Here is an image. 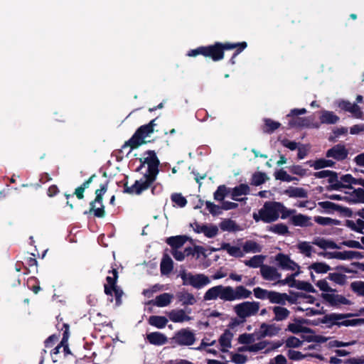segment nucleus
Masks as SVG:
<instances>
[{
    "label": "nucleus",
    "instance_id": "nucleus-1",
    "mask_svg": "<svg viewBox=\"0 0 364 364\" xmlns=\"http://www.w3.org/2000/svg\"><path fill=\"white\" fill-rule=\"evenodd\" d=\"M140 168H146V173L130 187L125 184V192L131 194H141L155 181L159 173V161L154 151H148L140 159Z\"/></svg>",
    "mask_w": 364,
    "mask_h": 364
},
{
    "label": "nucleus",
    "instance_id": "nucleus-2",
    "mask_svg": "<svg viewBox=\"0 0 364 364\" xmlns=\"http://www.w3.org/2000/svg\"><path fill=\"white\" fill-rule=\"evenodd\" d=\"M251 295L252 291L242 285L235 288L230 286L218 285L207 290L203 299L205 301H210L219 298L225 301H233L248 299Z\"/></svg>",
    "mask_w": 364,
    "mask_h": 364
},
{
    "label": "nucleus",
    "instance_id": "nucleus-3",
    "mask_svg": "<svg viewBox=\"0 0 364 364\" xmlns=\"http://www.w3.org/2000/svg\"><path fill=\"white\" fill-rule=\"evenodd\" d=\"M349 316L350 314L332 313L325 315L320 319V322L326 324L328 327L333 326H357L364 325V318L346 319Z\"/></svg>",
    "mask_w": 364,
    "mask_h": 364
},
{
    "label": "nucleus",
    "instance_id": "nucleus-4",
    "mask_svg": "<svg viewBox=\"0 0 364 364\" xmlns=\"http://www.w3.org/2000/svg\"><path fill=\"white\" fill-rule=\"evenodd\" d=\"M316 286L322 291L321 297L331 306L348 304V300L342 295L336 294V290L331 288L326 279L316 282Z\"/></svg>",
    "mask_w": 364,
    "mask_h": 364
},
{
    "label": "nucleus",
    "instance_id": "nucleus-5",
    "mask_svg": "<svg viewBox=\"0 0 364 364\" xmlns=\"http://www.w3.org/2000/svg\"><path fill=\"white\" fill-rule=\"evenodd\" d=\"M278 207H279V202H266L258 213H254L253 218L256 221L274 222L279 218Z\"/></svg>",
    "mask_w": 364,
    "mask_h": 364
},
{
    "label": "nucleus",
    "instance_id": "nucleus-6",
    "mask_svg": "<svg viewBox=\"0 0 364 364\" xmlns=\"http://www.w3.org/2000/svg\"><path fill=\"white\" fill-rule=\"evenodd\" d=\"M156 119L151 120L149 124L141 126L129 140L128 144L132 149L137 148L139 146L146 143V139L151 136L156 126Z\"/></svg>",
    "mask_w": 364,
    "mask_h": 364
},
{
    "label": "nucleus",
    "instance_id": "nucleus-7",
    "mask_svg": "<svg viewBox=\"0 0 364 364\" xmlns=\"http://www.w3.org/2000/svg\"><path fill=\"white\" fill-rule=\"evenodd\" d=\"M260 304L257 301H243L233 306V311L242 321L254 316L259 311Z\"/></svg>",
    "mask_w": 364,
    "mask_h": 364
},
{
    "label": "nucleus",
    "instance_id": "nucleus-8",
    "mask_svg": "<svg viewBox=\"0 0 364 364\" xmlns=\"http://www.w3.org/2000/svg\"><path fill=\"white\" fill-rule=\"evenodd\" d=\"M179 276L183 281V285H190L198 289H200L210 283L209 277L203 274H193L186 270H181L179 273Z\"/></svg>",
    "mask_w": 364,
    "mask_h": 364
},
{
    "label": "nucleus",
    "instance_id": "nucleus-9",
    "mask_svg": "<svg viewBox=\"0 0 364 364\" xmlns=\"http://www.w3.org/2000/svg\"><path fill=\"white\" fill-rule=\"evenodd\" d=\"M281 346L280 343L270 342L269 341L262 340L257 343H253L251 345L244 346L240 348V351H247L254 353L262 352L264 353H269L272 350L278 348Z\"/></svg>",
    "mask_w": 364,
    "mask_h": 364
},
{
    "label": "nucleus",
    "instance_id": "nucleus-10",
    "mask_svg": "<svg viewBox=\"0 0 364 364\" xmlns=\"http://www.w3.org/2000/svg\"><path fill=\"white\" fill-rule=\"evenodd\" d=\"M196 340L195 333L188 328H181L176 331L171 338L173 343L180 346H192Z\"/></svg>",
    "mask_w": 364,
    "mask_h": 364
},
{
    "label": "nucleus",
    "instance_id": "nucleus-11",
    "mask_svg": "<svg viewBox=\"0 0 364 364\" xmlns=\"http://www.w3.org/2000/svg\"><path fill=\"white\" fill-rule=\"evenodd\" d=\"M219 46V44H215L213 46L200 47L197 49L191 50L188 52V55L195 57L201 54L206 57H210L213 60H219L223 58V53Z\"/></svg>",
    "mask_w": 364,
    "mask_h": 364
},
{
    "label": "nucleus",
    "instance_id": "nucleus-12",
    "mask_svg": "<svg viewBox=\"0 0 364 364\" xmlns=\"http://www.w3.org/2000/svg\"><path fill=\"white\" fill-rule=\"evenodd\" d=\"M107 191L106 185H101L100 188L97 189L95 191L96 198L94 201L90 203V213H94L95 215L97 217H104L105 216V210L103 208V205L102 204V194H104Z\"/></svg>",
    "mask_w": 364,
    "mask_h": 364
},
{
    "label": "nucleus",
    "instance_id": "nucleus-13",
    "mask_svg": "<svg viewBox=\"0 0 364 364\" xmlns=\"http://www.w3.org/2000/svg\"><path fill=\"white\" fill-rule=\"evenodd\" d=\"M289 359L292 360H301L303 359H306L308 360L310 358H315L318 360H323V356L321 353H318L317 352H304L303 351H297L294 350H288L287 353Z\"/></svg>",
    "mask_w": 364,
    "mask_h": 364
},
{
    "label": "nucleus",
    "instance_id": "nucleus-14",
    "mask_svg": "<svg viewBox=\"0 0 364 364\" xmlns=\"http://www.w3.org/2000/svg\"><path fill=\"white\" fill-rule=\"evenodd\" d=\"M260 274L262 278L267 281L274 282V284H277L282 274L279 273L277 268L265 265L261 267Z\"/></svg>",
    "mask_w": 364,
    "mask_h": 364
},
{
    "label": "nucleus",
    "instance_id": "nucleus-15",
    "mask_svg": "<svg viewBox=\"0 0 364 364\" xmlns=\"http://www.w3.org/2000/svg\"><path fill=\"white\" fill-rule=\"evenodd\" d=\"M338 106L341 109L348 112L353 114V116L357 119H363L364 113L361 108L355 103H351L346 100H340L338 102Z\"/></svg>",
    "mask_w": 364,
    "mask_h": 364
},
{
    "label": "nucleus",
    "instance_id": "nucleus-16",
    "mask_svg": "<svg viewBox=\"0 0 364 364\" xmlns=\"http://www.w3.org/2000/svg\"><path fill=\"white\" fill-rule=\"evenodd\" d=\"M275 260L277 262L279 267L286 270H299V266L294 262L288 255L279 253L275 257Z\"/></svg>",
    "mask_w": 364,
    "mask_h": 364
},
{
    "label": "nucleus",
    "instance_id": "nucleus-17",
    "mask_svg": "<svg viewBox=\"0 0 364 364\" xmlns=\"http://www.w3.org/2000/svg\"><path fill=\"white\" fill-rule=\"evenodd\" d=\"M325 257L328 258H335L341 260H348L353 259H358L361 257V253L357 251H343V252H326L322 254Z\"/></svg>",
    "mask_w": 364,
    "mask_h": 364
},
{
    "label": "nucleus",
    "instance_id": "nucleus-18",
    "mask_svg": "<svg viewBox=\"0 0 364 364\" xmlns=\"http://www.w3.org/2000/svg\"><path fill=\"white\" fill-rule=\"evenodd\" d=\"M364 191L362 188H358L353 191V193L355 194L356 197L353 196H349L347 193H339V194H330L328 195L327 198L331 200H345L349 203H355L357 202L360 198L362 196Z\"/></svg>",
    "mask_w": 364,
    "mask_h": 364
},
{
    "label": "nucleus",
    "instance_id": "nucleus-19",
    "mask_svg": "<svg viewBox=\"0 0 364 364\" xmlns=\"http://www.w3.org/2000/svg\"><path fill=\"white\" fill-rule=\"evenodd\" d=\"M318 205L321 208L324 209L326 213L328 214L333 213L334 212H340L347 214L350 212V210L348 208H344L331 201L319 202Z\"/></svg>",
    "mask_w": 364,
    "mask_h": 364
},
{
    "label": "nucleus",
    "instance_id": "nucleus-20",
    "mask_svg": "<svg viewBox=\"0 0 364 364\" xmlns=\"http://www.w3.org/2000/svg\"><path fill=\"white\" fill-rule=\"evenodd\" d=\"M281 328L277 326L275 323L267 324L266 323H263L260 326L259 333L261 337H273L277 336Z\"/></svg>",
    "mask_w": 364,
    "mask_h": 364
},
{
    "label": "nucleus",
    "instance_id": "nucleus-21",
    "mask_svg": "<svg viewBox=\"0 0 364 364\" xmlns=\"http://www.w3.org/2000/svg\"><path fill=\"white\" fill-rule=\"evenodd\" d=\"M269 301L271 304H278L277 306H284L287 301H291V297L286 293L271 291Z\"/></svg>",
    "mask_w": 364,
    "mask_h": 364
},
{
    "label": "nucleus",
    "instance_id": "nucleus-22",
    "mask_svg": "<svg viewBox=\"0 0 364 364\" xmlns=\"http://www.w3.org/2000/svg\"><path fill=\"white\" fill-rule=\"evenodd\" d=\"M348 152L345 147L338 144L327 151L326 156L336 160H342L347 156Z\"/></svg>",
    "mask_w": 364,
    "mask_h": 364
},
{
    "label": "nucleus",
    "instance_id": "nucleus-23",
    "mask_svg": "<svg viewBox=\"0 0 364 364\" xmlns=\"http://www.w3.org/2000/svg\"><path fill=\"white\" fill-rule=\"evenodd\" d=\"M146 338L151 344L154 346H163L168 342L167 336L158 331L148 333Z\"/></svg>",
    "mask_w": 364,
    "mask_h": 364
},
{
    "label": "nucleus",
    "instance_id": "nucleus-24",
    "mask_svg": "<svg viewBox=\"0 0 364 364\" xmlns=\"http://www.w3.org/2000/svg\"><path fill=\"white\" fill-rule=\"evenodd\" d=\"M274 314V321H283L287 320L290 316V311L283 306H274L271 307Z\"/></svg>",
    "mask_w": 364,
    "mask_h": 364
},
{
    "label": "nucleus",
    "instance_id": "nucleus-25",
    "mask_svg": "<svg viewBox=\"0 0 364 364\" xmlns=\"http://www.w3.org/2000/svg\"><path fill=\"white\" fill-rule=\"evenodd\" d=\"M176 297L178 301L181 303V305L183 306L194 305L197 302L194 295L186 290L178 291L176 294Z\"/></svg>",
    "mask_w": 364,
    "mask_h": 364
},
{
    "label": "nucleus",
    "instance_id": "nucleus-26",
    "mask_svg": "<svg viewBox=\"0 0 364 364\" xmlns=\"http://www.w3.org/2000/svg\"><path fill=\"white\" fill-rule=\"evenodd\" d=\"M168 317L174 323H182L191 320V317L188 316L183 309L172 310L169 312Z\"/></svg>",
    "mask_w": 364,
    "mask_h": 364
},
{
    "label": "nucleus",
    "instance_id": "nucleus-27",
    "mask_svg": "<svg viewBox=\"0 0 364 364\" xmlns=\"http://www.w3.org/2000/svg\"><path fill=\"white\" fill-rule=\"evenodd\" d=\"M266 259V256L262 255H256L253 257H250L248 259H245L243 261V263L245 266L250 268H260L262 266H264V262Z\"/></svg>",
    "mask_w": 364,
    "mask_h": 364
},
{
    "label": "nucleus",
    "instance_id": "nucleus-28",
    "mask_svg": "<svg viewBox=\"0 0 364 364\" xmlns=\"http://www.w3.org/2000/svg\"><path fill=\"white\" fill-rule=\"evenodd\" d=\"M250 188L247 184H240L235 187L232 190V198L234 200L242 201L244 198H240L242 196H246L249 193Z\"/></svg>",
    "mask_w": 364,
    "mask_h": 364
},
{
    "label": "nucleus",
    "instance_id": "nucleus-29",
    "mask_svg": "<svg viewBox=\"0 0 364 364\" xmlns=\"http://www.w3.org/2000/svg\"><path fill=\"white\" fill-rule=\"evenodd\" d=\"M290 220L295 226L308 227L311 225V218L305 215L294 214Z\"/></svg>",
    "mask_w": 364,
    "mask_h": 364
},
{
    "label": "nucleus",
    "instance_id": "nucleus-30",
    "mask_svg": "<svg viewBox=\"0 0 364 364\" xmlns=\"http://www.w3.org/2000/svg\"><path fill=\"white\" fill-rule=\"evenodd\" d=\"M188 237L187 236L178 235L167 238L166 242L171 247L172 250L180 249L188 240Z\"/></svg>",
    "mask_w": 364,
    "mask_h": 364
},
{
    "label": "nucleus",
    "instance_id": "nucleus-31",
    "mask_svg": "<svg viewBox=\"0 0 364 364\" xmlns=\"http://www.w3.org/2000/svg\"><path fill=\"white\" fill-rule=\"evenodd\" d=\"M220 250H225L230 255L235 257H244L242 249L237 246H232L229 243H223Z\"/></svg>",
    "mask_w": 364,
    "mask_h": 364
},
{
    "label": "nucleus",
    "instance_id": "nucleus-32",
    "mask_svg": "<svg viewBox=\"0 0 364 364\" xmlns=\"http://www.w3.org/2000/svg\"><path fill=\"white\" fill-rule=\"evenodd\" d=\"M173 299V294L164 293L155 298V300L153 301V304L159 307L166 306L171 302Z\"/></svg>",
    "mask_w": 364,
    "mask_h": 364
},
{
    "label": "nucleus",
    "instance_id": "nucleus-33",
    "mask_svg": "<svg viewBox=\"0 0 364 364\" xmlns=\"http://www.w3.org/2000/svg\"><path fill=\"white\" fill-rule=\"evenodd\" d=\"M312 244L319 247L321 249H338L339 247L332 240L324 238L317 237L314 240Z\"/></svg>",
    "mask_w": 364,
    "mask_h": 364
},
{
    "label": "nucleus",
    "instance_id": "nucleus-34",
    "mask_svg": "<svg viewBox=\"0 0 364 364\" xmlns=\"http://www.w3.org/2000/svg\"><path fill=\"white\" fill-rule=\"evenodd\" d=\"M262 250V247L257 242L252 240H247L242 245L244 255L245 253H259Z\"/></svg>",
    "mask_w": 364,
    "mask_h": 364
},
{
    "label": "nucleus",
    "instance_id": "nucleus-35",
    "mask_svg": "<svg viewBox=\"0 0 364 364\" xmlns=\"http://www.w3.org/2000/svg\"><path fill=\"white\" fill-rule=\"evenodd\" d=\"M284 193L291 198H304L308 196L307 191L303 188L299 187H289L284 191Z\"/></svg>",
    "mask_w": 364,
    "mask_h": 364
},
{
    "label": "nucleus",
    "instance_id": "nucleus-36",
    "mask_svg": "<svg viewBox=\"0 0 364 364\" xmlns=\"http://www.w3.org/2000/svg\"><path fill=\"white\" fill-rule=\"evenodd\" d=\"M232 338V334L229 331H226L220 337L219 343L223 352H227L228 349L231 348Z\"/></svg>",
    "mask_w": 364,
    "mask_h": 364
},
{
    "label": "nucleus",
    "instance_id": "nucleus-37",
    "mask_svg": "<svg viewBox=\"0 0 364 364\" xmlns=\"http://www.w3.org/2000/svg\"><path fill=\"white\" fill-rule=\"evenodd\" d=\"M303 320H296L294 323H289L287 330L293 333H309V328L303 326Z\"/></svg>",
    "mask_w": 364,
    "mask_h": 364
},
{
    "label": "nucleus",
    "instance_id": "nucleus-38",
    "mask_svg": "<svg viewBox=\"0 0 364 364\" xmlns=\"http://www.w3.org/2000/svg\"><path fill=\"white\" fill-rule=\"evenodd\" d=\"M320 120L321 123L333 124L338 122L339 117L333 112L325 110L321 112Z\"/></svg>",
    "mask_w": 364,
    "mask_h": 364
},
{
    "label": "nucleus",
    "instance_id": "nucleus-39",
    "mask_svg": "<svg viewBox=\"0 0 364 364\" xmlns=\"http://www.w3.org/2000/svg\"><path fill=\"white\" fill-rule=\"evenodd\" d=\"M168 323V319L165 316H151L149 318V323L158 328H164Z\"/></svg>",
    "mask_w": 364,
    "mask_h": 364
},
{
    "label": "nucleus",
    "instance_id": "nucleus-40",
    "mask_svg": "<svg viewBox=\"0 0 364 364\" xmlns=\"http://www.w3.org/2000/svg\"><path fill=\"white\" fill-rule=\"evenodd\" d=\"M162 274H168L173 269V261L168 255H164L160 265Z\"/></svg>",
    "mask_w": 364,
    "mask_h": 364
},
{
    "label": "nucleus",
    "instance_id": "nucleus-41",
    "mask_svg": "<svg viewBox=\"0 0 364 364\" xmlns=\"http://www.w3.org/2000/svg\"><path fill=\"white\" fill-rule=\"evenodd\" d=\"M314 221L324 226H333L338 225L340 224V221L336 219H333L328 217L316 216L314 217Z\"/></svg>",
    "mask_w": 364,
    "mask_h": 364
},
{
    "label": "nucleus",
    "instance_id": "nucleus-42",
    "mask_svg": "<svg viewBox=\"0 0 364 364\" xmlns=\"http://www.w3.org/2000/svg\"><path fill=\"white\" fill-rule=\"evenodd\" d=\"M297 248L300 253L307 257H311L314 252V247L309 242H301L298 243Z\"/></svg>",
    "mask_w": 364,
    "mask_h": 364
},
{
    "label": "nucleus",
    "instance_id": "nucleus-43",
    "mask_svg": "<svg viewBox=\"0 0 364 364\" xmlns=\"http://www.w3.org/2000/svg\"><path fill=\"white\" fill-rule=\"evenodd\" d=\"M220 46V48L223 53V50H230L235 48L237 47H240L239 49L235 52V56L237 55L240 52H242L246 47L247 43L245 42H242L240 43H225L221 44L218 43Z\"/></svg>",
    "mask_w": 364,
    "mask_h": 364
},
{
    "label": "nucleus",
    "instance_id": "nucleus-44",
    "mask_svg": "<svg viewBox=\"0 0 364 364\" xmlns=\"http://www.w3.org/2000/svg\"><path fill=\"white\" fill-rule=\"evenodd\" d=\"M309 268L318 274H324L331 270V267L325 262H314Z\"/></svg>",
    "mask_w": 364,
    "mask_h": 364
},
{
    "label": "nucleus",
    "instance_id": "nucleus-45",
    "mask_svg": "<svg viewBox=\"0 0 364 364\" xmlns=\"http://www.w3.org/2000/svg\"><path fill=\"white\" fill-rule=\"evenodd\" d=\"M95 177V174L91 176L87 181H85L82 186L77 187L74 194L77 196L78 199H82L84 198V191L85 190L89 187L90 184L92 182L93 178Z\"/></svg>",
    "mask_w": 364,
    "mask_h": 364
},
{
    "label": "nucleus",
    "instance_id": "nucleus-46",
    "mask_svg": "<svg viewBox=\"0 0 364 364\" xmlns=\"http://www.w3.org/2000/svg\"><path fill=\"white\" fill-rule=\"evenodd\" d=\"M192 253L191 247L185 248L184 251H181L179 249H173L171 250L173 257L178 261H183L186 256H188Z\"/></svg>",
    "mask_w": 364,
    "mask_h": 364
},
{
    "label": "nucleus",
    "instance_id": "nucleus-47",
    "mask_svg": "<svg viewBox=\"0 0 364 364\" xmlns=\"http://www.w3.org/2000/svg\"><path fill=\"white\" fill-rule=\"evenodd\" d=\"M327 279L340 285L344 284L346 282V276L338 272L330 273Z\"/></svg>",
    "mask_w": 364,
    "mask_h": 364
},
{
    "label": "nucleus",
    "instance_id": "nucleus-48",
    "mask_svg": "<svg viewBox=\"0 0 364 364\" xmlns=\"http://www.w3.org/2000/svg\"><path fill=\"white\" fill-rule=\"evenodd\" d=\"M299 274V272H295L294 274H291L287 277L284 279H279L278 282V284L286 285L288 284L291 287H298L299 282H297L294 277Z\"/></svg>",
    "mask_w": 364,
    "mask_h": 364
},
{
    "label": "nucleus",
    "instance_id": "nucleus-49",
    "mask_svg": "<svg viewBox=\"0 0 364 364\" xmlns=\"http://www.w3.org/2000/svg\"><path fill=\"white\" fill-rule=\"evenodd\" d=\"M207 237L211 238L215 237L218 232V228L215 225H204L201 230Z\"/></svg>",
    "mask_w": 364,
    "mask_h": 364
},
{
    "label": "nucleus",
    "instance_id": "nucleus-50",
    "mask_svg": "<svg viewBox=\"0 0 364 364\" xmlns=\"http://www.w3.org/2000/svg\"><path fill=\"white\" fill-rule=\"evenodd\" d=\"M254 296L259 299L264 300L269 299L271 291L262 289L261 287H256L253 289Z\"/></svg>",
    "mask_w": 364,
    "mask_h": 364
},
{
    "label": "nucleus",
    "instance_id": "nucleus-51",
    "mask_svg": "<svg viewBox=\"0 0 364 364\" xmlns=\"http://www.w3.org/2000/svg\"><path fill=\"white\" fill-rule=\"evenodd\" d=\"M268 179L267 176L264 173L257 172L252 175V184L259 186L264 183Z\"/></svg>",
    "mask_w": 364,
    "mask_h": 364
},
{
    "label": "nucleus",
    "instance_id": "nucleus-52",
    "mask_svg": "<svg viewBox=\"0 0 364 364\" xmlns=\"http://www.w3.org/2000/svg\"><path fill=\"white\" fill-rule=\"evenodd\" d=\"M274 177L277 180H280L286 182H291L294 180H297L296 178L289 175L286 171H284L282 169L275 172Z\"/></svg>",
    "mask_w": 364,
    "mask_h": 364
},
{
    "label": "nucleus",
    "instance_id": "nucleus-53",
    "mask_svg": "<svg viewBox=\"0 0 364 364\" xmlns=\"http://www.w3.org/2000/svg\"><path fill=\"white\" fill-rule=\"evenodd\" d=\"M334 165V162L330 159H318L314 162L311 165L315 169H320L324 167H331Z\"/></svg>",
    "mask_w": 364,
    "mask_h": 364
},
{
    "label": "nucleus",
    "instance_id": "nucleus-54",
    "mask_svg": "<svg viewBox=\"0 0 364 364\" xmlns=\"http://www.w3.org/2000/svg\"><path fill=\"white\" fill-rule=\"evenodd\" d=\"M348 226L357 232H363L364 230V220L358 219L355 221H347Z\"/></svg>",
    "mask_w": 364,
    "mask_h": 364
},
{
    "label": "nucleus",
    "instance_id": "nucleus-55",
    "mask_svg": "<svg viewBox=\"0 0 364 364\" xmlns=\"http://www.w3.org/2000/svg\"><path fill=\"white\" fill-rule=\"evenodd\" d=\"M228 192L225 186H219L213 194L214 199L218 201H223Z\"/></svg>",
    "mask_w": 364,
    "mask_h": 364
},
{
    "label": "nucleus",
    "instance_id": "nucleus-56",
    "mask_svg": "<svg viewBox=\"0 0 364 364\" xmlns=\"http://www.w3.org/2000/svg\"><path fill=\"white\" fill-rule=\"evenodd\" d=\"M309 124L308 119L301 117L293 119L289 122V125L291 127H307Z\"/></svg>",
    "mask_w": 364,
    "mask_h": 364
},
{
    "label": "nucleus",
    "instance_id": "nucleus-57",
    "mask_svg": "<svg viewBox=\"0 0 364 364\" xmlns=\"http://www.w3.org/2000/svg\"><path fill=\"white\" fill-rule=\"evenodd\" d=\"M279 215L281 213V218L286 219L291 215H294L296 213V210L294 209H288L282 203H279V207H278Z\"/></svg>",
    "mask_w": 364,
    "mask_h": 364
},
{
    "label": "nucleus",
    "instance_id": "nucleus-58",
    "mask_svg": "<svg viewBox=\"0 0 364 364\" xmlns=\"http://www.w3.org/2000/svg\"><path fill=\"white\" fill-rule=\"evenodd\" d=\"M220 227L223 231H234L237 230L236 223L230 219L221 222Z\"/></svg>",
    "mask_w": 364,
    "mask_h": 364
},
{
    "label": "nucleus",
    "instance_id": "nucleus-59",
    "mask_svg": "<svg viewBox=\"0 0 364 364\" xmlns=\"http://www.w3.org/2000/svg\"><path fill=\"white\" fill-rule=\"evenodd\" d=\"M350 288L358 295L364 296V282H353L350 284Z\"/></svg>",
    "mask_w": 364,
    "mask_h": 364
},
{
    "label": "nucleus",
    "instance_id": "nucleus-60",
    "mask_svg": "<svg viewBox=\"0 0 364 364\" xmlns=\"http://www.w3.org/2000/svg\"><path fill=\"white\" fill-rule=\"evenodd\" d=\"M269 231L279 235H285L288 232V228L283 223H279L271 226Z\"/></svg>",
    "mask_w": 364,
    "mask_h": 364
},
{
    "label": "nucleus",
    "instance_id": "nucleus-61",
    "mask_svg": "<svg viewBox=\"0 0 364 364\" xmlns=\"http://www.w3.org/2000/svg\"><path fill=\"white\" fill-rule=\"evenodd\" d=\"M328 181L331 183L330 188L331 189L339 190L342 188H344L341 183V179H338L337 174L336 173L328 179Z\"/></svg>",
    "mask_w": 364,
    "mask_h": 364
},
{
    "label": "nucleus",
    "instance_id": "nucleus-62",
    "mask_svg": "<svg viewBox=\"0 0 364 364\" xmlns=\"http://www.w3.org/2000/svg\"><path fill=\"white\" fill-rule=\"evenodd\" d=\"M205 205L208 211L213 215H220L222 211V205L219 206L210 201H206Z\"/></svg>",
    "mask_w": 364,
    "mask_h": 364
},
{
    "label": "nucleus",
    "instance_id": "nucleus-63",
    "mask_svg": "<svg viewBox=\"0 0 364 364\" xmlns=\"http://www.w3.org/2000/svg\"><path fill=\"white\" fill-rule=\"evenodd\" d=\"M341 183L344 188H348L349 185L358 184V180L355 179L351 175L346 174L340 178Z\"/></svg>",
    "mask_w": 364,
    "mask_h": 364
},
{
    "label": "nucleus",
    "instance_id": "nucleus-64",
    "mask_svg": "<svg viewBox=\"0 0 364 364\" xmlns=\"http://www.w3.org/2000/svg\"><path fill=\"white\" fill-rule=\"evenodd\" d=\"M171 200L181 208L184 207L187 203L186 199L179 193L173 194L171 196Z\"/></svg>",
    "mask_w": 364,
    "mask_h": 364
}]
</instances>
